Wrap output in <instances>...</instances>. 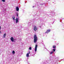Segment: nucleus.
<instances>
[{
  "mask_svg": "<svg viewBox=\"0 0 64 64\" xmlns=\"http://www.w3.org/2000/svg\"><path fill=\"white\" fill-rule=\"evenodd\" d=\"M38 38L36 34H35L34 36V43H36L37 41Z\"/></svg>",
  "mask_w": 64,
  "mask_h": 64,
  "instance_id": "1",
  "label": "nucleus"
},
{
  "mask_svg": "<svg viewBox=\"0 0 64 64\" xmlns=\"http://www.w3.org/2000/svg\"><path fill=\"white\" fill-rule=\"evenodd\" d=\"M38 29L36 27V26H34V30L35 31H36Z\"/></svg>",
  "mask_w": 64,
  "mask_h": 64,
  "instance_id": "2",
  "label": "nucleus"
},
{
  "mask_svg": "<svg viewBox=\"0 0 64 64\" xmlns=\"http://www.w3.org/2000/svg\"><path fill=\"white\" fill-rule=\"evenodd\" d=\"M38 46L37 45H36L35 46V52H36L37 51V46Z\"/></svg>",
  "mask_w": 64,
  "mask_h": 64,
  "instance_id": "3",
  "label": "nucleus"
},
{
  "mask_svg": "<svg viewBox=\"0 0 64 64\" xmlns=\"http://www.w3.org/2000/svg\"><path fill=\"white\" fill-rule=\"evenodd\" d=\"M10 40L12 42H14V38L12 37L10 38Z\"/></svg>",
  "mask_w": 64,
  "mask_h": 64,
  "instance_id": "4",
  "label": "nucleus"
},
{
  "mask_svg": "<svg viewBox=\"0 0 64 64\" xmlns=\"http://www.w3.org/2000/svg\"><path fill=\"white\" fill-rule=\"evenodd\" d=\"M50 32V30H47L46 32H45V33H48V32Z\"/></svg>",
  "mask_w": 64,
  "mask_h": 64,
  "instance_id": "5",
  "label": "nucleus"
},
{
  "mask_svg": "<svg viewBox=\"0 0 64 64\" xmlns=\"http://www.w3.org/2000/svg\"><path fill=\"white\" fill-rule=\"evenodd\" d=\"M6 33H5L4 34L3 36V38H5V37H6Z\"/></svg>",
  "mask_w": 64,
  "mask_h": 64,
  "instance_id": "6",
  "label": "nucleus"
},
{
  "mask_svg": "<svg viewBox=\"0 0 64 64\" xmlns=\"http://www.w3.org/2000/svg\"><path fill=\"white\" fill-rule=\"evenodd\" d=\"M19 19H18V18H17L16 19V23H17L18 22V20Z\"/></svg>",
  "mask_w": 64,
  "mask_h": 64,
  "instance_id": "7",
  "label": "nucleus"
},
{
  "mask_svg": "<svg viewBox=\"0 0 64 64\" xmlns=\"http://www.w3.org/2000/svg\"><path fill=\"white\" fill-rule=\"evenodd\" d=\"M16 10L17 11H19V8H18V7H17L16 8Z\"/></svg>",
  "mask_w": 64,
  "mask_h": 64,
  "instance_id": "8",
  "label": "nucleus"
},
{
  "mask_svg": "<svg viewBox=\"0 0 64 64\" xmlns=\"http://www.w3.org/2000/svg\"><path fill=\"white\" fill-rule=\"evenodd\" d=\"M26 56L27 57H29V54H28V53H27V54H26Z\"/></svg>",
  "mask_w": 64,
  "mask_h": 64,
  "instance_id": "9",
  "label": "nucleus"
},
{
  "mask_svg": "<svg viewBox=\"0 0 64 64\" xmlns=\"http://www.w3.org/2000/svg\"><path fill=\"white\" fill-rule=\"evenodd\" d=\"M12 18L13 19V20H15V16H13L12 17Z\"/></svg>",
  "mask_w": 64,
  "mask_h": 64,
  "instance_id": "10",
  "label": "nucleus"
},
{
  "mask_svg": "<svg viewBox=\"0 0 64 64\" xmlns=\"http://www.w3.org/2000/svg\"><path fill=\"white\" fill-rule=\"evenodd\" d=\"M12 54H15V51L13 50L12 51Z\"/></svg>",
  "mask_w": 64,
  "mask_h": 64,
  "instance_id": "11",
  "label": "nucleus"
},
{
  "mask_svg": "<svg viewBox=\"0 0 64 64\" xmlns=\"http://www.w3.org/2000/svg\"><path fill=\"white\" fill-rule=\"evenodd\" d=\"M53 48H56V46H53Z\"/></svg>",
  "mask_w": 64,
  "mask_h": 64,
  "instance_id": "12",
  "label": "nucleus"
},
{
  "mask_svg": "<svg viewBox=\"0 0 64 64\" xmlns=\"http://www.w3.org/2000/svg\"><path fill=\"white\" fill-rule=\"evenodd\" d=\"M2 2H5V0H2Z\"/></svg>",
  "mask_w": 64,
  "mask_h": 64,
  "instance_id": "13",
  "label": "nucleus"
},
{
  "mask_svg": "<svg viewBox=\"0 0 64 64\" xmlns=\"http://www.w3.org/2000/svg\"><path fill=\"white\" fill-rule=\"evenodd\" d=\"M29 49H30V50H31V49H32V48H31V47H30L29 48Z\"/></svg>",
  "mask_w": 64,
  "mask_h": 64,
  "instance_id": "14",
  "label": "nucleus"
},
{
  "mask_svg": "<svg viewBox=\"0 0 64 64\" xmlns=\"http://www.w3.org/2000/svg\"><path fill=\"white\" fill-rule=\"evenodd\" d=\"M53 50L54 52H55V51H56V50H55V49H53Z\"/></svg>",
  "mask_w": 64,
  "mask_h": 64,
  "instance_id": "15",
  "label": "nucleus"
},
{
  "mask_svg": "<svg viewBox=\"0 0 64 64\" xmlns=\"http://www.w3.org/2000/svg\"><path fill=\"white\" fill-rule=\"evenodd\" d=\"M50 54H53V52H50Z\"/></svg>",
  "mask_w": 64,
  "mask_h": 64,
  "instance_id": "16",
  "label": "nucleus"
},
{
  "mask_svg": "<svg viewBox=\"0 0 64 64\" xmlns=\"http://www.w3.org/2000/svg\"><path fill=\"white\" fill-rule=\"evenodd\" d=\"M16 16L17 17H19V16H18V13L16 14Z\"/></svg>",
  "mask_w": 64,
  "mask_h": 64,
  "instance_id": "17",
  "label": "nucleus"
},
{
  "mask_svg": "<svg viewBox=\"0 0 64 64\" xmlns=\"http://www.w3.org/2000/svg\"><path fill=\"white\" fill-rule=\"evenodd\" d=\"M30 52L29 51V52H28V54H30Z\"/></svg>",
  "mask_w": 64,
  "mask_h": 64,
  "instance_id": "18",
  "label": "nucleus"
},
{
  "mask_svg": "<svg viewBox=\"0 0 64 64\" xmlns=\"http://www.w3.org/2000/svg\"><path fill=\"white\" fill-rule=\"evenodd\" d=\"M1 33V31H0V33Z\"/></svg>",
  "mask_w": 64,
  "mask_h": 64,
  "instance_id": "19",
  "label": "nucleus"
},
{
  "mask_svg": "<svg viewBox=\"0 0 64 64\" xmlns=\"http://www.w3.org/2000/svg\"><path fill=\"white\" fill-rule=\"evenodd\" d=\"M0 29H1V26H0Z\"/></svg>",
  "mask_w": 64,
  "mask_h": 64,
  "instance_id": "20",
  "label": "nucleus"
},
{
  "mask_svg": "<svg viewBox=\"0 0 64 64\" xmlns=\"http://www.w3.org/2000/svg\"><path fill=\"white\" fill-rule=\"evenodd\" d=\"M34 6H33V8H34Z\"/></svg>",
  "mask_w": 64,
  "mask_h": 64,
  "instance_id": "21",
  "label": "nucleus"
}]
</instances>
